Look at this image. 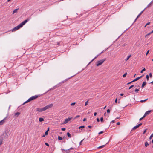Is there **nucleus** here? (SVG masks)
Instances as JSON below:
<instances>
[{
    "mask_svg": "<svg viewBox=\"0 0 153 153\" xmlns=\"http://www.w3.org/2000/svg\"><path fill=\"white\" fill-rule=\"evenodd\" d=\"M143 76H144V75H142L140 76H141V77H142Z\"/></svg>",
    "mask_w": 153,
    "mask_h": 153,
    "instance_id": "62",
    "label": "nucleus"
},
{
    "mask_svg": "<svg viewBox=\"0 0 153 153\" xmlns=\"http://www.w3.org/2000/svg\"><path fill=\"white\" fill-rule=\"evenodd\" d=\"M132 82H133V81H131V82H130L128 83L127 84V85H128V84H130V83H132Z\"/></svg>",
    "mask_w": 153,
    "mask_h": 153,
    "instance_id": "51",
    "label": "nucleus"
},
{
    "mask_svg": "<svg viewBox=\"0 0 153 153\" xmlns=\"http://www.w3.org/2000/svg\"><path fill=\"white\" fill-rule=\"evenodd\" d=\"M20 114V113L19 112H17L14 115L15 116L17 117H18Z\"/></svg>",
    "mask_w": 153,
    "mask_h": 153,
    "instance_id": "11",
    "label": "nucleus"
},
{
    "mask_svg": "<svg viewBox=\"0 0 153 153\" xmlns=\"http://www.w3.org/2000/svg\"><path fill=\"white\" fill-rule=\"evenodd\" d=\"M94 116H96V115H97V113H96V112H95V113H94Z\"/></svg>",
    "mask_w": 153,
    "mask_h": 153,
    "instance_id": "53",
    "label": "nucleus"
},
{
    "mask_svg": "<svg viewBox=\"0 0 153 153\" xmlns=\"http://www.w3.org/2000/svg\"><path fill=\"white\" fill-rule=\"evenodd\" d=\"M149 50H148L147 51V52H146V55H147V54H148V53H149Z\"/></svg>",
    "mask_w": 153,
    "mask_h": 153,
    "instance_id": "45",
    "label": "nucleus"
},
{
    "mask_svg": "<svg viewBox=\"0 0 153 153\" xmlns=\"http://www.w3.org/2000/svg\"><path fill=\"white\" fill-rule=\"evenodd\" d=\"M124 95V94L123 93H121L120 94V95L121 96H123Z\"/></svg>",
    "mask_w": 153,
    "mask_h": 153,
    "instance_id": "57",
    "label": "nucleus"
},
{
    "mask_svg": "<svg viewBox=\"0 0 153 153\" xmlns=\"http://www.w3.org/2000/svg\"><path fill=\"white\" fill-rule=\"evenodd\" d=\"M145 146H146V147H147L149 145V144L146 141L145 142Z\"/></svg>",
    "mask_w": 153,
    "mask_h": 153,
    "instance_id": "16",
    "label": "nucleus"
},
{
    "mask_svg": "<svg viewBox=\"0 0 153 153\" xmlns=\"http://www.w3.org/2000/svg\"><path fill=\"white\" fill-rule=\"evenodd\" d=\"M18 9H15L13 11V14H14L15 13H17V12Z\"/></svg>",
    "mask_w": 153,
    "mask_h": 153,
    "instance_id": "12",
    "label": "nucleus"
},
{
    "mask_svg": "<svg viewBox=\"0 0 153 153\" xmlns=\"http://www.w3.org/2000/svg\"><path fill=\"white\" fill-rule=\"evenodd\" d=\"M111 122L113 123H114V122H115V120H112V121Z\"/></svg>",
    "mask_w": 153,
    "mask_h": 153,
    "instance_id": "56",
    "label": "nucleus"
},
{
    "mask_svg": "<svg viewBox=\"0 0 153 153\" xmlns=\"http://www.w3.org/2000/svg\"><path fill=\"white\" fill-rule=\"evenodd\" d=\"M150 24V22H148L146 24V25H149V24Z\"/></svg>",
    "mask_w": 153,
    "mask_h": 153,
    "instance_id": "54",
    "label": "nucleus"
},
{
    "mask_svg": "<svg viewBox=\"0 0 153 153\" xmlns=\"http://www.w3.org/2000/svg\"><path fill=\"white\" fill-rule=\"evenodd\" d=\"M86 119L85 118H84L83 119V121H86Z\"/></svg>",
    "mask_w": 153,
    "mask_h": 153,
    "instance_id": "52",
    "label": "nucleus"
},
{
    "mask_svg": "<svg viewBox=\"0 0 153 153\" xmlns=\"http://www.w3.org/2000/svg\"><path fill=\"white\" fill-rule=\"evenodd\" d=\"M107 112L108 113H110V110L109 109H108L107 110Z\"/></svg>",
    "mask_w": 153,
    "mask_h": 153,
    "instance_id": "43",
    "label": "nucleus"
},
{
    "mask_svg": "<svg viewBox=\"0 0 153 153\" xmlns=\"http://www.w3.org/2000/svg\"><path fill=\"white\" fill-rule=\"evenodd\" d=\"M88 128H91L92 127H91V126L89 125V126H88Z\"/></svg>",
    "mask_w": 153,
    "mask_h": 153,
    "instance_id": "55",
    "label": "nucleus"
},
{
    "mask_svg": "<svg viewBox=\"0 0 153 153\" xmlns=\"http://www.w3.org/2000/svg\"><path fill=\"white\" fill-rule=\"evenodd\" d=\"M145 117L143 116L142 117L140 118L139 119L140 121L143 118H144Z\"/></svg>",
    "mask_w": 153,
    "mask_h": 153,
    "instance_id": "35",
    "label": "nucleus"
},
{
    "mask_svg": "<svg viewBox=\"0 0 153 153\" xmlns=\"http://www.w3.org/2000/svg\"><path fill=\"white\" fill-rule=\"evenodd\" d=\"M3 142V140L1 139H0V145H1Z\"/></svg>",
    "mask_w": 153,
    "mask_h": 153,
    "instance_id": "26",
    "label": "nucleus"
},
{
    "mask_svg": "<svg viewBox=\"0 0 153 153\" xmlns=\"http://www.w3.org/2000/svg\"><path fill=\"white\" fill-rule=\"evenodd\" d=\"M100 120L101 122H103L104 120H103V118L102 117L100 118Z\"/></svg>",
    "mask_w": 153,
    "mask_h": 153,
    "instance_id": "29",
    "label": "nucleus"
},
{
    "mask_svg": "<svg viewBox=\"0 0 153 153\" xmlns=\"http://www.w3.org/2000/svg\"><path fill=\"white\" fill-rule=\"evenodd\" d=\"M146 131H147V129H146L145 130H144V131L143 133V134H144L146 132Z\"/></svg>",
    "mask_w": 153,
    "mask_h": 153,
    "instance_id": "33",
    "label": "nucleus"
},
{
    "mask_svg": "<svg viewBox=\"0 0 153 153\" xmlns=\"http://www.w3.org/2000/svg\"><path fill=\"white\" fill-rule=\"evenodd\" d=\"M148 99H145V100H141L140 101V102H145L147 100H148Z\"/></svg>",
    "mask_w": 153,
    "mask_h": 153,
    "instance_id": "22",
    "label": "nucleus"
},
{
    "mask_svg": "<svg viewBox=\"0 0 153 153\" xmlns=\"http://www.w3.org/2000/svg\"><path fill=\"white\" fill-rule=\"evenodd\" d=\"M96 58V57H95V58L94 59H93V60H92V61H93V60L95 59Z\"/></svg>",
    "mask_w": 153,
    "mask_h": 153,
    "instance_id": "60",
    "label": "nucleus"
},
{
    "mask_svg": "<svg viewBox=\"0 0 153 153\" xmlns=\"http://www.w3.org/2000/svg\"><path fill=\"white\" fill-rule=\"evenodd\" d=\"M44 119L42 118H39V121L40 122H42V121H44Z\"/></svg>",
    "mask_w": 153,
    "mask_h": 153,
    "instance_id": "20",
    "label": "nucleus"
},
{
    "mask_svg": "<svg viewBox=\"0 0 153 153\" xmlns=\"http://www.w3.org/2000/svg\"><path fill=\"white\" fill-rule=\"evenodd\" d=\"M106 106H105V107L104 108V109H105V108H106Z\"/></svg>",
    "mask_w": 153,
    "mask_h": 153,
    "instance_id": "58",
    "label": "nucleus"
},
{
    "mask_svg": "<svg viewBox=\"0 0 153 153\" xmlns=\"http://www.w3.org/2000/svg\"><path fill=\"white\" fill-rule=\"evenodd\" d=\"M142 125V123H140L139 124H138L137 125V126H138L139 127H140V126H141V125Z\"/></svg>",
    "mask_w": 153,
    "mask_h": 153,
    "instance_id": "47",
    "label": "nucleus"
},
{
    "mask_svg": "<svg viewBox=\"0 0 153 153\" xmlns=\"http://www.w3.org/2000/svg\"><path fill=\"white\" fill-rule=\"evenodd\" d=\"M115 103H117V99L116 98V99L115 100Z\"/></svg>",
    "mask_w": 153,
    "mask_h": 153,
    "instance_id": "50",
    "label": "nucleus"
},
{
    "mask_svg": "<svg viewBox=\"0 0 153 153\" xmlns=\"http://www.w3.org/2000/svg\"><path fill=\"white\" fill-rule=\"evenodd\" d=\"M151 83H152V84H153V81H152V82H151Z\"/></svg>",
    "mask_w": 153,
    "mask_h": 153,
    "instance_id": "61",
    "label": "nucleus"
},
{
    "mask_svg": "<svg viewBox=\"0 0 153 153\" xmlns=\"http://www.w3.org/2000/svg\"><path fill=\"white\" fill-rule=\"evenodd\" d=\"M105 146V145H102L101 146H100L98 147L97 148L98 149H101V148L104 147Z\"/></svg>",
    "mask_w": 153,
    "mask_h": 153,
    "instance_id": "14",
    "label": "nucleus"
},
{
    "mask_svg": "<svg viewBox=\"0 0 153 153\" xmlns=\"http://www.w3.org/2000/svg\"><path fill=\"white\" fill-rule=\"evenodd\" d=\"M127 74V72H126V73H125L123 75V77H125L126 75Z\"/></svg>",
    "mask_w": 153,
    "mask_h": 153,
    "instance_id": "23",
    "label": "nucleus"
},
{
    "mask_svg": "<svg viewBox=\"0 0 153 153\" xmlns=\"http://www.w3.org/2000/svg\"><path fill=\"white\" fill-rule=\"evenodd\" d=\"M39 97L38 95H35L34 96H32L30 98H29L27 101L25 102L23 104L28 103L30 101L34 100L36 98H37Z\"/></svg>",
    "mask_w": 153,
    "mask_h": 153,
    "instance_id": "3",
    "label": "nucleus"
},
{
    "mask_svg": "<svg viewBox=\"0 0 153 153\" xmlns=\"http://www.w3.org/2000/svg\"><path fill=\"white\" fill-rule=\"evenodd\" d=\"M146 78L147 79V80L148 81L149 80V76L148 75H146Z\"/></svg>",
    "mask_w": 153,
    "mask_h": 153,
    "instance_id": "30",
    "label": "nucleus"
},
{
    "mask_svg": "<svg viewBox=\"0 0 153 153\" xmlns=\"http://www.w3.org/2000/svg\"><path fill=\"white\" fill-rule=\"evenodd\" d=\"M146 82H143V83H142V85L141 86V87L142 88H143V87L146 85Z\"/></svg>",
    "mask_w": 153,
    "mask_h": 153,
    "instance_id": "10",
    "label": "nucleus"
},
{
    "mask_svg": "<svg viewBox=\"0 0 153 153\" xmlns=\"http://www.w3.org/2000/svg\"><path fill=\"white\" fill-rule=\"evenodd\" d=\"M151 33H151V32H150V33H148L147 34H146L145 36V37L146 38L147 37V36L149 35H150V34H151Z\"/></svg>",
    "mask_w": 153,
    "mask_h": 153,
    "instance_id": "28",
    "label": "nucleus"
},
{
    "mask_svg": "<svg viewBox=\"0 0 153 153\" xmlns=\"http://www.w3.org/2000/svg\"><path fill=\"white\" fill-rule=\"evenodd\" d=\"M131 56V54H130L128 56V57H127V58L125 59L126 61H127L128 60L129 58Z\"/></svg>",
    "mask_w": 153,
    "mask_h": 153,
    "instance_id": "13",
    "label": "nucleus"
},
{
    "mask_svg": "<svg viewBox=\"0 0 153 153\" xmlns=\"http://www.w3.org/2000/svg\"><path fill=\"white\" fill-rule=\"evenodd\" d=\"M67 134V136L70 138H71V134H70L69 133V132H68Z\"/></svg>",
    "mask_w": 153,
    "mask_h": 153,
    "instance_id": "18",
    "label": "nucleus"
},
{
    "mask_svg": "<svg viewBox=\"0 0 153 153\" xmlns=\"http://www.w3.org/2000/svg\"><path fill=\"white\" fill-rule=\"evenodd\" d=\"M5 122V119H3L0 121V125H3Z\"/></svg>",
    "mask_w": 153,
    "mask_h": 153,
    "instance_id": "8",
    "label": "nucleus"
},
{
    "mask_svg": "<svg viewBox=\"0 0 153 153\" xmlns=\"http://www.w3.org/2000/svg\"><path fill=\"white\" fill-rule=\"evenodd\" d=\"M28 21L27 19H26L23 21L22 23L19 25L17 26L14 28L12 31V32L15 31L19 29L20 27H22Z\"/></svg>",
    "mask_w": 153,
    "mask_h": 153,
    "instance_id": "2",
    "label": "nucleus"
},
{
    "mask_svg": "<svg viewBox=\"0 0 153 153\" xmlns=\"http://www.w3.org/2000/svg\"><path fill=\"white\" fill-rule=\"evenodd\" d=\"M80 117V116L79 115H78L76 116L74 118V119H76L77 118H78L79 117Z\"/></svg>",
    "mask_w": 153,
    "mask_h": 153,
    "instance_id": "34",
    "label": "nucleus"
},
{
    "mask_svg": "<svg viewBox=\"0 0 153 153\" xmlns=\"http://www.w3.org/2000/svg\"><path fill=\"white\" fill-rule=\"evenodd\" d=\"M141 14L140 13L138 16H137V17L135 19V21H134V22H135L136 20H137V19L140 16Z\"/></svg>",
    "mask_w": 153,
    "mask_h": 153,
    "instance_id": "19",
    "label": "nucleus"
},
{
    "mask_svg": "<svg viewBox=\"0 0 153 153\" xmlns=\"http://www.w3.org/2000/svg\"><path fill=\"white\" fill-rule=\"evenodd\" d=\"M120 122H117V125H120Z\"/></svg>",
    "mask_w": 153,
    "mask_h": 153,
    "instance_id": "49",
    "label": "nucleus"
},
{
    "mask_svg": "<svg viewBox=\"0 0 153 153\" xmlns=\"http://www.w3.org/2000/svg\"><path fill=\"white\" fill-rule=\"evenodd\" d=\"M53 104H51L42 108H38L36 109V111L39 112H42L51 108L53 106Z\"/></svg>",
    "mask_w": 153,
    "mask_h": 153,
    "instance_id": "1",
    "label": "nucleus"
},
{
    "mask_svg": "<svg viewBox=\"0 0 153 153\" xmlns=\"http://www.w3.org/2000/svg\"><path fill=\"white\" fill-rule=\"evenodd\" d=\"M149 77H150V78H152V73H150L149 74Z\"/></svg>",
    "mask_w": 153,
    "mask_h": 153,
    "instance_id": "37",
    "label": "nucleus"
},
{
    "mask_svg": "<svg viewBox=\"0 0 153 153\" xmlns=\"http://www.w3.org/2000/svg\"><path fill=\"white\" fill-rule=\"evenodd\" d=\"M58 139L59 140H62V137L59 136L58 137Z\"/></svg>",
    "mask_w": 153,
    "mask_h": 153,
    "instance_id": "27",
    "label": "nucleus"
},
{
    "mask_svg": "<svg viewBox=\"0 0 153 153\" xmlns=\"http://www.w3.org/2000/svg\"><path fill=\"white\" fill-rule=\"evenodd\" d=\"M152 4H153V1H152L146 7V8L149 7H151Z\"/></svg>",
    "mask_w": 153,
    "mask_h": 153,
    "instance_id": "7",
    "label": "nucleus"
},
{
    "mask_svg": "<svg viewBox=\"0 0 153 153\" xmlns=\"http://www.w3.org/2000/svg\"><path fill=\"white\" fill-rule=\"evenodd\" d=\"M66 153H70V151L69 149L67 150L66 151Z\"/></svg>",
    "mask_w": 153,
    "mask_h": 153,
    "instance_id": "32",
    "label": "nucleus"
},
{
    "mask_svg": "<svg viewBox=\"0 0 153 153\" xmlns=\"http://www.w3.org/2000/svg\"><path fill=\"white\" fill-rule=\"evenodd\" d=\"M45 145L46 146H49V144L48 143H45Z\"/></svg>",
    "mask_w": 153,
    "mask_h": 153,
    "instance_id": "40",
    "label": "nucleus"
},
{
    "mask_svg": "<svg viewBox=\"0 0 153 153\" xmlns=\"http://www.w3.org/2000/svg\"><path fill=\"white\" fill-rule=\"evenodd\" d=\"M103 131H101V132L99 133L98 134H102L103 133Z\"/></svg>",
    "mask_w": 153,
    "mask_h": 153,
    "instance_id": "41",
    "label": "nucleus"
},
{
    "mask_svg": "<svg viewBox=\"0 0 153 153\" xmlns=\"http://www.w3.org/2000/svg\"><path fill=\"white\" fill-rule=\"evenodd\" d=\"M136 75V74H135L134 75V77H135V75Z\"/></svg>",
    "mask_w": 153,
    "mask_h": 153,
    "instance_id": "63",
    "label": "nucleus"
},
{
    "mask_svg": "<svg viewBox=\"0 0 153 153\" xmlns=\"http://www.w3.org/2000/svg\"><path fill=\"white\" fill-rule=\"evenodd\" d=\"M134 86V85H132L131 86H130V87H129V89H131V88H133Z\"/></svg>",
    "mask_w": 153,
    "mask_h": 153,
    "instance_id": "36",
    "label": "nucleus"
},
{
    "mask_svg": "<svg viewBox=\"0 0 153 153\" xmlns=\"http://www.w3.org/2000/svg\"><path fill=\"white\" fill-rule=\"evenodd\" d=\"M146 8H145L143 11H142L140 13V14L141 15L145 10Z\"/></svg>",
    "mask_w": 153,
    "mask_h": 153,
    "instance_id": "38",
    "label": "nucleus"
},
{
    "mask_svg": "<svg viewBox=\"0 0 153 153\" xmlns=\"http://www.w3.org/2000/svg\"><path fill=\"white\" fill-rule=\"evenodd\" d=\"M139 127L137 125L135 126L134 127L132 130H135V129H136L137 128H138Z\"/></svg>",
    "mask_w": 153,
    "mask_h": 153,
    "instance_id": "15",
    "label": "nucleus"
},
{
    "mask_svg": "<svg viewBox=\"0 0 153 153\" xmlns=\"http://www.w3.org/2000/svg\"><path fill=\"white\" fill-rule=\"evenodd\" d=\"M97 122H99L100 121V120H99V118H97Z\"/></svg>",
    "mask_w": 153,
    "mask_h": 153,
    "instance_id": "48",
    "label": "nucleus"
},
{
    "mask_svg": "<svg viewBox=\"0 0 153 153\" xmlns=\"http://www.w3.org/2000/svg\"><path fill=\"white\" fill-rule=\"evenodd\" d=\"M72 119V117H68L67 119H65L64 122L63 123V124H65L68 123V121H70Z\"/></svg>",
    "mask_w": 153,
    "mask_h": 153,
    "instance_id": "5",
    "label": "nucleus"
},
{
    "mask_svg": "<svg viewBox=\"0 0 153 153\" xmlns=\"http://www.w3.org/2000/svg\"><path fill=\"white\" fill-rule=\"evenodd\" d=\"M151 111V110L145 112L144 116L145 117L147 115L149 114Z\"/></svg>",
    "mask_w": 153,
    "mask_h": 153,
    "instance_id": "6",
    "label": "nucleus"
},
{
    "mask_svg": "<svg viewBox=\"0 0 153 153\" xmlns=\"http://www.w3.org/2000/svg\"><path fill=\"white\" fill-rule=\"evenodd\" d=\"M141 78V76H140V77H138L135 78L133 80V82H134L136 81H137V80H138V79H140Z\"/></svg>",
    "mask_w": 153,
    "mask_h": 153,
    "instance_id": "9",
    "label": "nucleus"
},
{
    "mask_svg": "<svg viewBox=\"0 0 153 153\" xmlns=\"http://www.w3.org/2000/svg\"><path fill=\"white\" fill-rule=\"evenodd\" d=\"M139 91V89H136L135 90V91L136 92H138Z\"/></svg>",
    "mask_w": 153,
    "mask_h": 153,
    "instance_id": "39",
    "label": "nucleus"
},
{
    "mask_svg": "<svg viewBox=\"0 0 153 153\" xmlns=\"http://www.w3.org/2000/svg\"><path fill=\"white\" fill-rule=\"evenodd\" d=\"M153 33V30L151 32V33Z\"/></svg>",
    "mask_w": 153,
    "mask_h": 153,
    "instance_id": "64",
    "label": "nucleus"
},
{
    "mask_svg": "<svg viewBox=\"0 0 153 153\" xmlns=\"http://www.w3.org/2000/svg\"><path fill=\"white\" fill-rule=\"evenodd\" d=\"M49 128H48L47 130L45 133V135H47L48 134V132L49 131Z\"/></svg>",
    "mask_w": 153,
    "mask_h": 153,
    "instance_id": "17",
    "label": "nucleus"
},
{
    "mask_svg": "<svg viewBox=\"0 0 153 153\" xmlns=\"http://www.w3.org/2000/svg\"><path fill=\"white\" fill-rule=\"evenodd\" d=\"M75 102H73V103H72L71 104V106H73V105H75Z\"/></svg>",
    "mask_w": 153,
    "mask_h": 153,
    "instance_id": "42",
    "label": "nucleus"
},
{
    "mask_svg": "<svg viewBox=\"0 0 153 153\" xmlns=\"http://www.w3.org/2000/svg\"><path fill=\"white\" fill-rule=\"evenodd\" d=\"M84 140V139H83L80 142V145H81V143H82V141H83V140Z\"/></svg>",
    "mask_w": 153,
    "mask_h": 153,
    "instance_id": "44",
    "label": "nucleus"
},
{
    "mask_svg": "<svg viewBox=\"0 0 153 153\" xmlns=\"http://www.w3.org/2000/svg\"><path fill=\"white\" fill-rule=\"evenodd\" d=\"M153 137V133L150 136L149 139L150 140Z\"/></svg>",
    "mask_w": 153,
    "mask_h": 153,
    "instance_id": "21",
    "label": "nucleus"
},
{
    "mask_svg": "<svg viewBox=\"0 0 153 153\" xmlns=\"http://www.w3.org/2000/svg\"><path fill=\"white\" fill-rule=\"evenodd\" d=\"M88 100L87 101H86L85 102V106H86L88 104Z\"/></svg>",
    "mask_w": 153,
    "mask_h": 153,
    "instance_id": "31",
    "label": "nucleus"
},
{
    "mask_svg": "<svg viewBox=\"0 0 153 153\" xmlns=\"http://www.w3.org/2000/svg\"><path fill=\"white\" fill-rule=\"evenodd\" d=\"M65 129H66L65 128H62L61 129L63 131H65Z\"/></svg>",
    "mask_w": 153,
    "mask_h": 153,
    "instance_id": "46",
    "label": "nucleus"
},
{
    "mask_svg": "<svg viewBox=\"0 0 153 153\" xmlns=\"http://www.w3.org/2000/svg\"><path fill=\"white\" fill-rule=\"evenodd\" d=\"M105 60L102 59L101 60L97 62V63L96 64V66H98L102 64L103 62H104Z\"/></svg>",
    "mask_w": 153,
    "mask_h": 153,
    "instance_id": "4",
    "label": "nucleus"
},
{
    "mask_svg": "<svg viewBox=\"0 0 153 153\" xmlns=\"http://www.w3.org/2000/svg\"><path fill=\"white\" fill-rule=\"evenodd\" d=\"M145 70H146L145 68H144L143 69V70H142L141 71H140V73H143V72L144 71H145Z\"/></svg>",
    "mask_w": 153,
    "mask_h": 153,
    "instance_id": "24",
    "label": "nucleus"
},
{
    "mask_svg": "<svg viewBox=\"0 0 153 153\" xmlns=\"http://www.w3.org/2000/svg\"><path fill=\"white\" fill-rule=\"evenodd\" d=\"M74 149L73 148H70V149Z\"/></svg>",
    "mask_w": 153,
    "mask_h": 153,
    "instance_id": "59",
    "label": "nucleus"
},
{
    "mask_svg": "<svg viewBox=\"0 0 153 153\" xmlns=\"http://www.w3.org/2000/svg\"><path fill=\"white\" fill-rule=\"evenodd\" d=\"M85 127L84 126H82L79 127V128L80 129L81 128H83Z\"/></svg>",
    "mask_w": 153,
    "mask_h": 153,
    "instance_id": "25",
    "label": "nucleus"
}]
</instances>
